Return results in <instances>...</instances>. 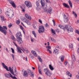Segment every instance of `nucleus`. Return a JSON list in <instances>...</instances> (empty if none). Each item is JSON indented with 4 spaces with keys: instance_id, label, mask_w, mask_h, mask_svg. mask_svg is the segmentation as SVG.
<instances>
[{
    "instance_id": "obj_1",
    "label": "nucleus",
    "mask_w": 79,
    "mask_h": 79,
    "mask_svg": "<svg viewBox=\"0 0 79 79\" xmlns=\"http://www.w3.org/2000/svg\"><path fill=\"white\" fill-rule=\"evenodd\" d=\"M2 64L4 68V69H6V71H10V73H11L12 75H13L14 76H16V74H15L14 72L13 71V67H12V69H11V68L10 67H9V69H8V67L6 66V65L5 64L2 63Z\"/></svg>"
},
{
    "instance_id": "obj_2",
    "label": "nucleus",
    "mask_w": 79,
    "mask_h": 79,
    "mask_svg": "<svg viewBox=\"0 0 79 79\" xmlns=\"http://www.w3.org/2000/svg\"><path fill=\"white\" fill-rule=\"evenodd\" d=\"M16 37L17 41L19 43V44H22L23 41H22V38H21L22 35H21V32L18 33L16 35Z\"/></svg>"
},
{
    "instance_id": "obj_3",
    "label": "nucleus",
    "mask_w": 79,
    "mask_h": 79,
    "mask_svg": "<svg viewBox=\"0 0 79 79\" xmlns=\"http://www.w3.org/2000/svg\"><path fill=\"white\" fill-rule=\"evenodd\" d=\"M5 13L6 15L9 16V18H12L13 16H14V14L13 11L11 10L9 11H7L5 12Z\"/></svg>"
},
{
    "instance_id": "obj_4",
    "label": "nucleus",
    "mask_w": 79,
    "mask_h": 79,
    "mask_svg": "<svg viewBox=\"0 0 79 79\" xmlns=\"http://www.w3.org/2000/svg\"><path fill=\"white\" fill-rule=\"evenodd\" d=\"M44 71L45 72V74L49 77H50V76L52 75V73L47 68L44 69Z\"/></svg>"
},
{
    "instance_id": "obj_5",
    "label": "nucleus",
    "mask_w": 79,
    "mask_h": 79,
    "mask_svg": "<svg viewBox=\"0 0 79 79\" xmlns=\"http://www.w3.org/2000/svg\"><path fill=\"white\" fill-rule=\"evenodd\" d=\"M44 11L45 12H47V13H49L50 14L52 13V8L51 7H49L48 9V10L47 9V7L43 8Z\"/></svg>"
},
{
    "instance_id": "obj_6",
    "label": "nucleus",
    "mask_w": 79,
    "mask_h": 79,
    "mask_svg": "<svg viewBox=\"0 0 79 79\" xmlns=\"http://www.w3.org/2000/svg\"><path fill=\"white\" fill-rule=\"evenodd\" d=\"M38 32L40 34V33H43L45 32V28L44 27L42 26H40L39 27V29L38 30Z\"/></svg>"
},
{
    "instance_id": "obj_7",
    "label": "nucleus",
    "mask_w": 79,
    "mask_h": 79,
    "mask_svg": "<svg viewBox=\"0 0 79 79\" xmlns=\"http://www.w3.org/2000/svg\"><path fill=\"white\" fill-rule=\"evenodd\" d=\"M9 75L8 74L6 73L5 74V76L6 77H7V78H10V77H11L12 79H17V78L15 76H13V75H11V74L10 73H9Z\"/></svg>"
},
{
    "instance_id": "obj_8",
    "label": "nucleus",
    "mask_w": 79,
    "mask_h": 79,
    "mask_svg": "<svg viewBox=\"0 0 79 79\" xmlns=\"http://www.w3.org/2000/svg\"><path fill=\"white\" fill-rule=\"evenodd\" d=\"M25 4L26 5V6L28 8H31L32 7V4L31 2L29 1H26L25 2Z\"/></svg>"
},
{
    "instance_id": "obj_9",
    "label": "nucleus",
    "mask_w": 79,
    "mask_h": 79,
    "mask_svg": "<svg viewBox=\"0 0 79 79\" xmlns=\"http://www.w3.org/2000/svg\"><path fill=\"white\" fill-rule=\"evenodd\" d=\"M23 22L26 23L27 24V25H31V23L29 21V20H27L25 18H23Z\"/></svg>"
},
{
    "instance_id": "obj_10",
    "label": "nucleus",
    "mask_w": 79,
    "mask_h": 79,
    "mask_svg": "<svg viewBox=\"0 0 79 79\" xmlns=\"http://www.w3.org/2000/svg\"><path fill=\"white\" fill-rule=\"evenodd\" d=\"M0 31L3 32L5 35H6V31L3 28V27H2L1 25H0Z\"/></svg>"
},
{
    "instance_id": "obj_11",
    "label": "nucleus",
    "mask_w": 79,
    "mask_h": 79,
    "mask_svg": "<svg viewBox=\"0 0 79 79\" xmlns=\"http://www.w3.org/2000/svg\"><path fill=\"white\" fill-rule=\"evenodd\" d=\"M8 1H9V3L10 4H11L12 6L14 8H16V6L15 5V3L14 2H13V1H11V0H8Z\"/></svg>"
},
{
    "instance_id": "obj_12",
    "label": "nucleus",
    "mask_w": 79,
    "mask_h": 79,
    "mask_svg": "<svg viewBox=\"0 0 79 79\" xmlns=\"http://www.w3.org/2000/svg\"><path fill=\"white\" fill-rule=\"evenodd\" d=\"M28 73L29 74V75L31 77H34V74L31 72V70L29 69L27 70Z\"/></svg>"
},
{
    "instance_id": "obj_13",
    "label": "nucleus",
    "mask_w": 79,
    "mask_h": 79,
    "mask_svg": "<svg viewBox=\"0 0 79 79\" xmlns=\"http://www.w3.org/2000/svg\"><path fill=\"white\" fill-rule=\"evenodd\" d=\"M67 32L69 33H70V32H73V28L70 27L67 30Z\"/></svg>"
},
{
    "instance_id": "obj_14",
    "label": "nucleus",
    "mask_w": 79,
    "mask_h": 79,
    "mask_svg": "<svg viewBox=\"0 0 79 79\" xmlns=\"http://www.w3.org/2000/svg\"><path fill=\"white\" fill-rule=\"evenodd\" d=\"M53 53H55L56 55H58L59 53V52H58V50L57 49L55 48L54 50Z\"/></svg>"
},
{
    "instance_id": "obj_15",
    "label": "nucleus",
    "mask_w": 79,
    "mask_h": 79,
    "mask_svg": "<svg viewBox=\"0 0 79 79\" xmlns=\"http://www.w3.org/2000/svg\"><path fill=\"white\" fill-rule=\"evenodd\" d=\"M25 16L26 18L28 19H29V20H31V17L30 15H29L27 14H25Z\"/></svg>"
},
{
    "instance_id": "obj_16",
    "label": "nucleus",
    "mask_w": 79,
    "mask_h": 79,
    "mask_svg": "<svg viewBox=\"0 0 79 79\" xmlns=\"http://www.w3.org/2000/svg\"><path fill=\"white\" fill-rule=\"evenodd\" d=\"M41 4L42 6L43 9L44 10V7L45 6V2H44V1H42V0H41Z\"/></svg>"
},
{
    "instance_id": "obj_17",
    "label": "nucleus",
    "mask_w": 79,
    "mask_h": 79,
    "mask_svg": "<svg viewBox=\"0 0 79 79\" xmlns=\"http://www.w3.org/2000/svg\"><path fill=\"white\" fill-rule=\"evenodd\" d=\"M23 76L25 77H27V76H28V74H27V73L26 71H24L23 72Z\"/></svg>"
},
{
    "instance_id": "obj_18",
    "label": "nucleus",
    "mask_w": 79,
    "mask_h": 79,
    "mask_svg": "<svg viewBox=\"0 0 79 79\" xmlns=\"http://www.w3.org/2000/svg\"><path fill=\"white\" fill-rule=\"evenodd\" d=\"M21 48L19 47H18L17 48V50H18V53H22V52L21 51Z\"/></svg>"
},
{
    "instance_id": "obj_19",
    "label": "nucleus",
    "mask_w": 79,
    "mask_h": 79,
    "mask_svg": "<svg viewBox=\"0 0 79 79\" xmlns=\"http://www.w3.org/2000/svg\"><path fill=\"white\" fill-rule=\"evenodd\" d=\"M31 53L34 54V55L35 56H37V53H36V52H35V51H32Z\"/></svg>"
},
{
    "instance_id": "obj_20",
    "label": "nucleus",
    "mask_w": 79,
    "mask_h": 79,
    "mask_svg": "<svg viewBox=\"0 0 79 79\" xmlns=\"http://www.w3.org/2000/svg\"><path fill=\"white\" fill-rule=\"evenodd\" d=\"M63 5L65 7H66V8H69L70 7L69 6V5H67L65 3H64Z\"/></svg>"
},
{
    "instance_id": "obj_21",
    "label": "nucleus",
    "mask_w": 79,
    "mask_h": 79,
    "mask_svg": "<svg viewBox=\"0 0 79 79\" xmlns=\"http://www.w3.org/2000/svg\"><path fill=\"white\" fill-rule=\"evenodd\" d=\"M49 68L51 70V71H53V70L54 69V68H53V67L52 66V65H51V64L49 65Z\"/></svg>"
},
{
    "instance_id": "obj_22",
    "label": "nucleus",
    "mask_w": 79,
    "mask_h": 79,
    "mask_svg": "<svg viewBox=\"0 0 79 79\" xmlns=\"http://www.w3.org/2000/svg\"><path fill=\"white\" fill-rule=\"evenodd\" d=\"M69 6H70L71 8L73 7V5H72V3L71 2L70 0H69L68 1Z\"/></svg>"
},
{
    "instance_id": "obj_23",
    "label": "nucleus",
    "mask_w": 79,
    "mask_h": 79,
    "mask_svg": "<svg viewBox=\"0 0 79 79\" xmlns=\"http://www.w3.org/2000/svg\"><path fill=\"white\" fill-rule=\"evenodd\" d=\"M70 27H71V26L69 25H65V28L67 29V30H68V29H69Z\"/></svg>"
},
{
    "instance_id": "obj_24",
    "label": "nucleus",
    "mask_w": 79,
    "mask_h": 79,
    "mask_svg": "<svg viewBox=\"0 0 79 79\" xmlns=\"http://www.w3.org/2000/svg\"><path fill=\"white\" fill-rule=\"evenodd\" d=\"M72 58L73 61H76V58H75V56H74V55H73L72 56Z\"/></svg>"
},
{
    "instance_id": "obj_25",
    "label": "nucleus",
    "mask_w": 79,
    "mask_h": 79,
    "mask_svg": "<svg viewBox=\"0 0 79 79\" xmlns=\"http://www.w3.org/2000/svg\"><path fill=\"white\" fill-rule=\"evenodd\" d=\"M68 74V75L70 77H72L71 74L70 73H69V71H67V74Z\"/></svg>"
},
{
    "instance_id": "obj_26",
    "label": "nucleus",
    "mask_w": 79,
    "mask_h": 79,
    "mask_svg": "<svg viewBox=\"0 0 79 79\" xmlns=\"http://www.w3.org/2000/svg\"><path fill=\"white\" fill-rule=\"evenodd\" d=\"M11 39H12L14 41H16V39H15V38L14 36L13 35H11Z\"/></svg>"
},
{
    "instance_id": "obj_27",
    "label": "nucleus",
    "mask_w": 79,
    "mask_h": 79,
    "mask_svg": "<svg viewBox=\"0 0 79 79\" xmlns=\"http://www.w3.org/2000/svg\"><path fill=\"white\" fill-rule=\"evenodd\" d=\"M69 48H73V44H69Z\"/></svg>"
},
{
    "instance_id": "obj_28",
    "label": "nucleus",
    "mask_w": 79,
    "mask_h": 79,
    "mask_svg": "<svg viewBox=\"0 0 79 79\" xmlns=\"http://www.w3.org/2000/svg\"><path fill=\"white\" fill-rule=\"evenodd\" d=\"M36 10L38 11H40V6H37L36 8Z\"/></svg>"
},
{
    "instance_id": "obj_29",
    "label": "nucleus",
    "mask_w": 79,
    "mask_h": 79,
    "mask_svg": "<svg viewBox=\"0 0 79 79\" xmlns=\"http://www.w3.org/2000/svg\"><path fill=\"white\" fill-rule=\"evenodd\" d=\"M69 20H68V19H64V23H67L68 21Z\"/></svg>"
},
{
    "instance_id": "obj_30",
    "label": "nucleus",
    "mask_w": 79,
    "mask_h": 79,
    "mask_svg": "<svg viewBox=\"0 0 79 79\" xmlns=\"http://www.w3.org/2000/svg\"><path fill=\"white\" fill-rule=\"evenodd\" d=\"M38 58L39 60L40 61V62H42V58H41L40 57L38 56Z\"/></svg>"
},
{
    "instance_id": "obj_31",
    "label": "nucleus",
    "mask_w": 79,
    "mask_h": 79,
    "mask_svg": "<svg viewBox=\"0 0 79 79\" xmlns=\"http://www.w3.org/2000/svg\"><path fill=\"white\" fill-rule=\"evenodd\" d=\"M40 66H39V67H38V69H39V72L40 74H42V72H41V70L40 69H39V68H40Z\"/></svg>"
},
{
    "instance_id": "obj_32",
    "label": "nucleus",
    "mask_w": 79,
    "mask_h": 79,
    "mask_svg": "<svg viewBox=\"0 0 79 79\" xmlns=\"http://www.w3.org/2000/svg\"><path fill=\"white\" fill-rule=\"evenodd\" d=\"M61 60L62 62H63V61H64V56H62V57H61Z\"/></svg>"
},
{
    "instance_id": "obj_33",
    "label": "nucleus",
    "mask_w": 79,
    "mask_h": 79,
    "mask_svg": "<svg viewBox=\"0 0 79 79\" xmlns=\"http://www.w3.org/2000/svg\"><path fill=\"white\" fill-rule=\"evenodd\" d=\"M51 31L52 32V33H53V34H55V31H54V30H53V29H51Z\"/></svg>"
},
{
    "instance_id": "obj_34",
    "label": "nucleus",
    "mask_w": 79,
    "mask_h": 79,
    "mask_svg": "<svg viewBox=\"0 0 79 79\" xmlns=\"http://www.w3.org/2000/svg\"><path fill=\"white\" fill-rule=\"evenodd\" d=\"M11 49L12 50V53H15V50H14V49H13L12 48H11Z\"/></svg>"
},
{
    "instance_id": "obj_35",
    "label": "nucleus",
    "mask_w": 79,
    "mask_h": 79,
    "mask_svg": "<svg viewBox=\"0 0 79 79\" xmlns=\"http://www.w3.org/2000/svg\"><path fill=\"white\" fill-rule=\"evenodd\" d=\"M15 73L16 74H18V72H17V71L16 70V68H15Z\"/></svg>"
},
{
    "instance_id": "obj_36",
    "label": "nucleus",
    "mask_w": 79,
    "mask_h": 79,
    "mask_svg": "<svg viewBox=\"0 0 79 79\" xmlns=\"http://www.w3.org/2000/svg\"><path fill=\"white\" fill-rule=\"evenodd\" d=\"M45 26L46 27H49V25H48L47 23L46 24H45Z\"/></svg>"
},
{
    "instance_id": "obj_37",
    "label": "nucleus",
    "mask_w": 79,
    "mask_h": 79,
    "mask_svg": "<svg viewBox=\"0 0 79 79\" xmlns=\"http://www.w3.org/2000/svg\"><path fill=\"white\" fill-rule=\"evenodd\" d=\"M1 21H4L5 20V19H4V17L3 16H1Z\"/></svg>"
},
{
    "instance_id": "obj_38",
    "label": "nucleus",
    "mask_w": 79,
    "mask_h": 79,
    "mask_svg": "<svg viewBox=\"0 0 79 79\" xmlns=\"http://www.w3.org/2000/svg\"><path fill=\"white\" fill-rule=\"evenodd\" d=\"M12 26V24H11V23H10L8 25V27H9V28H10Z\"/></svg>"
},
{
    "instance_id": "obj_39",
    "label": "nucleus",
    "mask_w": 79,
    "mask_h": 79,
    "mask_svg": "<svg viewBox=\"0 0 79 79\" xmlns=\"http://www.w3.org/2000/svg\"><path fill=\"white\" fill-rule=\"evenodd\" d=\"M51 39L52 40V42H55V40L53 38H51Z\"/></svg>"
},
{
    "instance_id": "obj_40",
    "label": "nucleus",
    "mask_w": 79,
    "mask_h": 79,
    "mask_svg": "<svg viewBox=\"0 0 79 79\" xmlns=\"http://www.w3.org/2000/svg\"><path fill=\"white\" fill-rule=\"evenodd\" d=\"M16 23L17 24H18L20 23V21L19 20H17L16 21Z\"/></svg>"
},
{
    "instance_id": "obj_41",
    "label": "nucleus",
    "mask_w": 79,
    "mask_h": 79,
    "mask_svg": "<svg viewBox=\"0 0 79 79\" xmlns=\"http://www.w3.org/2000/svg\"><path fill=\"white\" fill-rule=\"evenodd\" d=\"M36 5L37 6H40L39 3L38 2H36Z\"/></svg>"
},
{
    "instance_id": "obj_42",
    "label": "nucleus",
    "mask_w": 79,
    "mask_h": 79,
    "mask_svg": "<svg viewBox=\"0 0 79 79\" xmlns=\"http://www.w3.org/2000/svg\"><path fill=\"white\" fill-rule=\"evenodd\" d=\"M11 56H12V57L13 60H15V56L14 54H11Z\"/></svg>"
},
{
    "instance_id": "obj_43",
    "label": "nucleus",
    "mask_w": 79,
    "mask_h": 79,
    "mask_svg": "<svg viewBox=\"0 0 79 79\" xmlns=\"http://www.w3.org/2000/svg\"><path fill=\"white\" fill-rule=\"evenodd\" d=\"M67 64H68V61H65L64 63V64L65 66H66V65H67Z\"/></svg>"
},
{
    "instance_id": "obj_44",
    "label": "nucleus",
    "mask_w": 79,
    "mask_h": 79,
    "mask_svg": "<svg viewBox=\"0 0 79 79\" xmlns=\"http://www.w3.org/2000/svg\"><path fill=\"white\" fill-rule=\"evenodd\" d=\"M60 29H62L64 30V26H61Z\"/></svg>"
},
{
    "instance_id": "obj_45",
    "label": "nucleus",
    "mask_w": 79,
    "mask_h": 79,
    "mask_svg": "<svg viewBox=\"0 0 79 79\" xmlns=\"http://www.w3.org/2000/svg\"><path fill=\"white\" fill-rule=\"evenodd\" d=\"M46 48H48V49H51V47L49 46H46Z\"/></svg>"
},
{
    "instance_id": "obj_46",
    "label": "nucleus",
    "mask_w": 79,
    "mask_h": 79,
    "mask_svg": "<svg viewBox=\"0 0 79 79\" xmlns=\"http://www.w3.org/2000/svg\"><path fill=\"white\" fill-rule=\"evenodd\" d=\"M52 21L53 23V25H54V26H55V21L53 19L52 20Z\"/></svg>"
},
{
    "instance_id": "obj_47",
    "label": "nucleus",
    "mask_w": 79,
    "mask_h": 79,
    "mask_svg": "<svg viewBox=\"0 0 79 79\" xmlns=\"http://www.w3.org/2000/svg\"><path fill=\"white\" fill-rule=\"evenodd\" d=\"M21 50L23 51V52H24L25 51H26V49H24V48H23V49H21Z\"/></svg>"
},
{
    "instance_id": "obj_48",
    "label": "nucleus",
    "mask_w": 79,
    "mask_h": 79,
    "mask_svg": "<svg viewBox=\"0 0 79 79\" xmlns=\"http://www.w3.org/2000/svg\"><path fill=\"white\" fill-rule=\"evenodd\" d=\"M76 33H77V34H79V31L78 30H76Z\"/></svg>"
},
{
    "instance_id": "obj_49",
    "label": "nucleus",
    "mask_w": 79,
    "mask_h": 79,
    "mask_svg": "<svg viewBox=\"0 0 79 79\" xmlns=\"http://www.w3.org/2000/svg\"><path fill=\"white\" fill-rule=\"evenodd\" d=\"M64 19H68V18L65 15H64Z\"/></svg>"
},
{
    "instance_id": "obj_50",
    "label": "nucleus",
    "mask_w": 79,
    "mask_h": 79,
    "mask_svg": "<svg viewBox=\"0 0 79 79\" xmlns=\"http://www.w3.org/2000/svg\"><path fill=\"white\" fill-rule=\"evenodd\" d=\"M47 52H49V53H52V52L48 49H47Z\"/></svg>"
},
{
    "instance_id": "obj_51",
    "label": "nucleus",
    "mask_w": 79,
    "mask_h": 79,
    "mask_svg": "<svg viewBox=\"0 0 79 79\" xmlns=\"http://www.w3.org/2000/svg\"><path fill=\"white\" fill-rule=\"evenodd\" d=\"M39 23H41V24H42V20H41L39 19Z\"/></svg>"
},
{
    "instance_id": "obj_52",
    "label": "nucleus",
    "mask_w": 79,
    "mask_h": 79,
    "mask_svg": "<svg viewBox=\"0 0 79 79\" xmlns=\"http://www.w3.org/2000/svg\"><path fill=\"white\" fill-rule=\"evenodd\" d=\"M33 27L34 28V29H37V27H36V26H35L34 25H33Z\"/></svg>"
},
{
    "instance_id": "obj_53",
    "label": "nucleus",
    "mask_w": 79,
    "mask_h": 79,
    "mask_svg": "<svg viewBox=\"0 0 79 79\" xmlns=\"http://www.w3.org/2000/svg\"><path fill=\"white\" fill-rule=\"evenodd\" d=\"M3 27L4 29H7V27L5 26H3Z\"/></svg>"
},
{
    "instance_id": "obj_54",
    "label": "nucleus",
    "mask_w": 79,
    "mask_h": 79,
    "mask_svg": "<svg viewBox=\"0 0 79 79\" xmlns=\"http://www.w3.org/2000/svg\"><path fill=\"white\" fill-rule=\"evenodd\" d=\"M56 31L57 32H60V30H59L58 29H56Z\"/></svg>"
},
{
    "instance_id": "obj_55",
    "label": "nucleus",
    "mask_w": 79,
    "mask_h": 79,
    "mask_svg": "<svg viewBox=\"0 0 79 79\" xmlns=\"http://www.w3.org/2000/svg\"><path fill=\"white\" fill-rule=\"evenodd\" d=\"M76 77L77 78V79H79V76L78 75H77L76 76Z\"/></svg>"
},
{
    "instance_id": "obj_56",
    "label": "nucleus",
    "mask_w": 79,
    "mask_h": 79,
    "mask_svg": "<svg viewBox=\"0 0 79 79\" xmlns=\"http://www.w3.org/2000/svg\"><path fill=\"white\" fill-rule=\"evenodd\" d=\"M21 24L23 26H24V27H26V26L24 25V23H23L22 22Z\"/></svg>"
},
{
    "instance_id": "obj_57",
    "label": "nucleus",
    "mask_w": 79,
    "mask_h": 79,
    "mask_svg": "<svg viewBox=\"0 0 79 79\" xmlns=\"http://www.w3.org/2000/svg\"><path fill=\"white\" fill-rule=\"evenodd\" d=\"M20 29H22V30H23V27H22V26H20Z\"/></svg>"
},
{
    "instance_id": "obj_58",
    "label": "nucleus",
    "mask_w": 79,
    "mask_h": 79,
    "mask_svg": "<svg viewBox=\"0 0 79 79\" xmlns=\"http://www.w3.org/2000/svg\"><path fill=\"white\" fill-rule=\"evenodd\" d=\"M25 51L27 53H29V51H28V50L27 49Z\"/></svg>"
},
{
    "instance_id": "obj_59",
    "label": "nucleus",
    "mask_w": 79,
    "mask_h": 79,
    "mask_svg": "<svg viewBox=\"0 0 79 79\" xmlns=\"http://www.w3.org/2000/svg\"><path fill=\"white\" fill-rule=\"evenodd\" d=\"M35 36V37L36 38L37 37V35H36V34H33Z\"/></svg>"
},
{
    "instance_id": "obj_60",
    "label": "nucleus",
    "mask_w": 79,
    "mask_h": 79,
    "mask_svg": "<svg viewBox=\"0 0 79 79\" xmlns=\"http://www.w3.org/2000/svg\"><path fill=\"white\" fill-rule=\"evenodd\" d=\"M31 42H34V39H32V38H31Z\"/></svg>"
},
{
    "instance_id": "obj_61",
    "label": "nucleus",
    "mask_w": 79,
    "mask_h": 79,
    "mask_svg": "<svg viewBox=\"0 0 79 79\" xmlns=\"http://www.w3.org/2000/svg\"><path fill=\"white\" fill-rule=\"evenodd\" d=\"M32 34H35V31H32Z\"/></svg>"
},
{
    "instance_id": "obj_62",
    "label": "nucleus",
    "mask_w": 79,
    "mask_h": 79,
    "mask_svg": "<svg viewBox=\"0 0 79 79\" xmlns=\"http://www.w3.org/2000/svg\"><path fill=\"white\" fill-rule=\"evenodd\" d=\"M74 16L75 17V18H77V14H74Z\"/></svg>"
},
{
    "instance_id": "obj_63",
    "label": "nucleus",
    "mask_w": 79,
    "mask_h": 79,
    "mask_svg": "<svg viewBox=\"0 0 79 79\" xmlns=\"http://www.w3.org/2000/svg\"><path fill=\"white\" fill-rule=\"evenodd\" d=\"M15 46H16V47H17V49H18V45H17L16 44H15Z\"/></svg>"
},
{
    "instance_id": "obj_64",
    "label": "nucleus",
    "mask_w": 79,
    "mask_h": 79,
    "mask_svg": "<svg viewBox=\"0 0 79 79\" xmlns=\"http://www.w3.org/2000/svg\"><path fill=\"white\" fill-rule=\"evenodd\" d=\"M2 13V10L0 9V14H1Z\"/></svg>"
}]
</instances>
